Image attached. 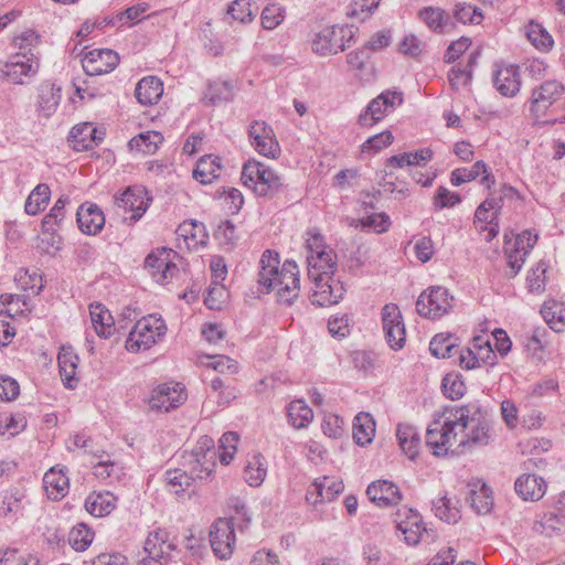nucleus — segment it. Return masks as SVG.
<instances>
[{
  "instance_id": "nucleus-1",
  "label": "nucleus",
  "mask_w": 565,
  "mask_h": 565,
  "mask_svg": "<svg viewBox=\"0 0 565 565\" xmlns=\"http://www.w3.org/2000/svg\"><path fill=\"white\" fill-rule=\"evenodd\" d=\"M426 431V445L435 456L463 451L467 446H487L491 439L488 414L477 403L445 407Z\"/></svg>"
},
{
  "instance_id": "nucleus-2",
  "label": "nucleus",
  "mask_w": 565,
  "mask_h": 565,
  "mask_svg": "<svg viewBox=\"0 0 565 565\" xmlns=\"http://www.w3.org/2000/svg\"><path fill=\"white\" fill-rule=\"evenodd\" d=\"M279 255L266 249L259 260L258 284L260 291L268 294L276 290L280 303L290 306L299 296V269L294 260H286L279 269Z\"/></svg>"
},
{
  "instance_id": "nucleus-3",
  "label": "nucleus",
  "mask_w": 565,
  "mask_h": 565,
  "mask_svg": "<svg viewBox=\"0 0 565 565\" xmlns=\"http://www.w3.org/2000/svg\"><path fill=\"white\" fill-rule=\"evenodd\" d=\"M308 277L312 281L311 302L319 307L338 303L345 292L343 284L334 278L337 256L332 249L307 255Z\"/></svg>"
},
{
  "instance_id": "nucleus-4",
  "label": "nucleus",
  "mask_w": 565,
  "mask_h": 565,
  "mask_svg": "<svg viewBox=\"0 0 565 565\" xmlns=\"http://www.w3.org/2000/svg\"><path fill=\"white\" fill-rule=\"evenodd\" d=\"M241 180L258 196L279 198L288 190V184L280 174L254 159L243 166Z\"/></svg>"
},
{
  "instance_id": "nucleus-5",
  "label": "nucleus",
  "mask_w": 565,
  "mask_h": 565,
  "mask_svg": "<svg viewBox=\"0 0 565 565\" xmlns=\"http://www.w3.org/2000/svg\"><path fill=\"white\" fill-rule=\"evenodd\" d=\"M167 332L163 319L157 315H149L138 320L126 340V349L139 352L150 349L161 340Z\"/></svg>"
},
{
  "instance_id": "nucleus-6",
  "label": "nucleus",
  "mask_w": 565,
  "mask_h": 565,
  "mask_svg": "<svg viewBox=\"0 0 565 565\" xmlns=\"http://www.w3.org/2000/svg\"><path fill=\"white\" fill-rule=\"evenodd\" d=\"M454 297L448 289L434 286L423 291L416 301V311L428 319H439L449 313L452 308Z\"/></svg>"
},
{
  "instance_id": "nucleus-7",
  "label": "nucleus",
  "mask_w": 565,
  "mask_h": 565,
  "mask_svg": "<svg viewBox=\"0 0 565 565\" xmlns=\"http://www.w3.org/2000/svg\"><path fill=\"white\" fill-rule=\"evenodd\" d=\"M354 31L348 25H333L322 29L312 40V51L321 56L337 54L345 50Z\"/></svg>"
},
{
  "instance_id": "nucleus-8",
  "label": "nucleus",
  "mask_w": 565,
  "mask_h": 565,
  "mask_svg": "<svg viewBox=\"0 0 565 565\" xmlns=\"http://www.w3.org/2000/svg\"><path fill=\"white\" fill-rule=\"evenodd\" d=\"M143 550L147 556L137 565H163L172 557L177 543L174 539H170L167 530L158 529L148 534Z\"/></svg>"
},
{
  "instance_id": "nucleus-9",
  "label": "nucleus",
  "mask_w": 565,
  "mask_h": 565,
  "mask_svg": "<svg viewBox=\"0 0 565 565\" xmlns=\"http://www.w3.org/2000/svg\"><path fill=\"white\" fill-rule=\"evenodd\" d=\"M402 103V93L385 90L367 104L365 110L360 114L358 122L362 127H372L394 111L396 106Z\"/></svg>"
},
{
  "instance_id": "nucleus-10",
  "label": "nucleus",
  "mask_w": 565,
  "mask_h": 565,
  "mask_svg": "<svg viewBox=\"0 0 565 565\" xmlns=\"http://www.w3.org/2000/svg\"><path fill=\"white\" fill-rule=\"evenodd\" d=\"M175 257L178 254L171 248H158L146 257L145 266L157 282L164 285L179 273L178 266L173 262Z\"/></svg>"
},
{
  "instance_id": "nucleus-11",
  "label": "nucleus",
  "mask_w": 565,
  "mask_h": 565,
  "mask_svg": "<svg viewBox=\"0 0 565 565\" xmlns=\"http://www.w3.org/2000/svg\"><path fill=\"white\" fill-rule=\"evenodd\" d=\"M150 198L143 186H128L122 193L114 196L117 209L122 210L126 214L131 212L130 216H122L129 224H134L141 218L149 207Z\"/></svg>"
},
{
  "instance_id": "nucleus-12",
  "label": "nucleus",
  "mask_w": 565,
  "mask_h": 565,
  "mask_svg": "<svg viewBox=\"0 0 565 565\" xmlns=\"http://www.w3.org/2000/svg\"><path fill=\"white\" fill-rule=\"evenodd\" d=\"M186 399L184 387L180 383H163L153 388L148 405L151 411L170 412Z\"/></svg>"
},
{
  "instance_id": "nucleus-13",
  "label": "nucleus",
  "mask_w": 565,
  "mask_h": 565,
  "mask_svg": "<svg viewBox=\"0 0 565 565\" xmlns=\"http://www.w3.org/2000/svg\"><path fill=\"white\" fill-rule=\"evenodd\" d=\"M382 326L385 339L393 350L405 345L406 329L402 312L395 303H386L382 309Z\"/></svg>"
},
{
  "instance_id": "nucleus-14",
  "label": "nucleus",
  "mask_w": 565,
  "mask_h": 565,
  "mask_svg": "<svg viewBox=\"0 0 565 565\" xmlns=\"http://www.w3.org/2000/svg\"><path fill=\"white\" fill-rule=\"evenodd\" d=\"M210 544L221 559H226L233 554L235 544L234 525L231 520L217 519L211 526Z\"/></svg>"
},
{
  "instance_id": "nucleus-15",
  "label": "nucleus",
  "mask_w": 565,
  "mask_h": 565,
  "mask_svg": "<svg viewBox=\"0 0 565 565\" xmlns=\"http://www.w3.org/2000/svg\"><path fill=\"white\" fill-rule=\"evenodd\" d=\"M248 136L250 145L259 153L267 158H276L280 152L271 127L265 121L255 120L249 125Z\"/></svg>"
},
{
  "instance_id": "nucleus-16",
  "label": "nucleus",
  "mask_w": 565,
  "mask_h": 565,
  "mask_svg": "<svg viewBox=\"0 0 565 565\" xmlns=\"http://www.w3.org/2000/svg\"><path fill=\"white\" fill-rule=\"evenodd\" d=\"M119 64V55L109 49H95L85 53L82 65L89 76H98L113 72Z\"/></svg>"
},
{
  "instance_id": "nucleus-17",
  "label": "nucleus",
  "mask_w": 565,
  "mask_h": 565,
  "mask_svg": "<svg viewBox=\"0 0 565 565\" xmlns=\"http://www.w3.org/2000/svg\"><path fill=\"white\" fill-rule=\"evenodd\" d=\"M565 93V87L557 81H546L532 90L531 113L540 118Z\"/></svg>"
},
{
  "instance_id": "nucleus-18",
  "label": "nucleus",
  "mask_w": 565,
  "mask_h": 565,
  "mask_svg": "<svg viewBox=\"0 0 565 565\" xmlns=\"http://www.w3.org/2000/svg\"><path fill=\"white\" fill-rule=\"evenodd\" d=\"M395 523L408 545H416L426 532L420 515L406 507L396 512Z\"/></svg>"
},
{
  "instance_id": "nucleus-19",
  "label": "nucleus",
  "mask_w": 565,
  "mask_h": 565,
  "mask_svg": "<svg viewBox=\"0 0 565 565\" xmlns=\"http://www.w3.org/2000/svg\"><path fill=\"white\" fill-rule=\"evenodd\" d=\"M178 246L181 248V239L188 249H198L207 244L209 234L204 223L190 220L181 223L177 231Z\"/></svg>"
},
{
  "instance_id": "nucleus-20",
  "label": "nucleus",
  "mask_w": 565,
  "mask_h": 565,
  "mask_svg": "<svg viewBox=\"0 0 565 565\" xmlns=\"http://www.w3.org/2000/svg\"><path fill=\"white\" fill-rule=\"evenodd\" d=\"M366 495L381 508L396 505L403 498L398 487L394 482L384 479L369 484Z\"/></svg>"
},
{
  "instance_id": "nucleus-21",
  "label": "nucleus",
  "mask_w": 565,
  "mask_h": 565,
  "mask_svg": "<svg viewBox=\"0 0 565 565\" xmlns=\"http://www.w3.org/2000/svg\"><path fill=\"white\" fill-rule=\"evenodd\" d=\"M76 221L78 228L88 235H96L105 226V215L95 203L86 202L77 209Z\"/></svg>"
},
{
  "instance_id": "nucleus-22",
  "label": "nucleus",
  "mask_w": 565,
  "mask_h": 565,
  "mask_svg": "<svg viewBox=\"0 0 565 565\" xmlns=\"http://www.w3.org/2000/svg\"><path fill=\"white\" fill-rule=\"evenodd\" d=\"M40 67L39 58L21 57V55H11L3 65L4 76L14 84H23V76H34Z\"/></svg>"
},
{
  "instance_id": "nucleus-23",
  "label": "nucleus",
  "mask_w": 565,
  "mask_h": 565,
  "mask_svg": "<svg viewBox=\"0 0 565 565\" xmlns=\"http://www.w3.org/2000/svg\"><path fill=\"white\" fill-rule=\"evenodd\" d=\"M343 491V482L341 480L321 477L317 478L307 493V500L313 504L330 502Z\"/></svg>"
},
{
  "instance_id": "nucleus-24",
  "label": "nucleus",
  "mask_w": 565,
  "mask_h": 565,
  "mask_svg": "<svg viewBox=\"0 0 565 565\" xmlns=\"http://www.w3.org/2000/svg\"><path fill=\"white\" fill-rule=\"evenodd\" d=\"M493 85L504 97H514L521 88L520 68L515 65L499 67L493 74Z\"/></svg>"
},
{
  "instance_id": "nucleus-25",
  "label": "nucleus",
  "mask_w": 565,
  "mask_h": 565,
  "mask_svg": "<svg viewBox=\"0 0 565 565\" xmlns=\"http://www.w3.org/2000/svg\"><path fill=\"white\" fill-rule=\"evenodd\" d=\"M514 489L524 501L535 502L541 500L545 494L547 483L540 476L523 473L515 480Z\"/></svg>"
},
{
  "instance_id": "nucleus-26",
  "label": "nucleus",
  "mask_w": 565,
  "mask_h": 565,
  "mask_svg": "<svg viewBox=\"0 0 565 565\" xmlns=\"http://www.w3.org/2000/svg\"><path fill=\"white\" fill-rule=\"evenodd\" d=\"M102 141L103 137L97 135V129L90 122L74 126L68 135V142L77 152L89 150Z\"/></svg>"
},
{
  "instance_id": "nucleus-27",
  "label": "nucleus",
  "mask_w": 565,
  "mask_h": 565,
  "mask_svg": "<svg viewBox=\"0 0 565 565\" xmlns=\"http://www.w3.org/2000/svg\"><path fill=\"white\" fill-rule=\"evenodd\" d=\"M163 94V84L156 76H146L140 79L135 89L139 104L149 106L156 104Z\"/></svg>"
},
{
  "instance_id": "nucleus-28",
  "label": "nucleus",
  "mask_w": 565,
  "mask_h": 565,
  "mask_svg": "<svg viewBox=\"0 0 565 565\" xmlns=\"http://www.w3.org/2000/svg\"><path fill=\"white\" fill-rule=\"evenodd\" d=\"M467 500L470 502L471 509L477 514H488L493 508V497L491 489L481 482L470 484L469 497Z\"/></svg>"
},
{
  "instance_id": "nucleus-29",
  "label": "nucleus",
  "mask_w": 565,
  "mask_h": 565,
  "mask_svg": "<svg viewBox=\"0 0 565 565\" xmlns=\"http://www.w3.org/2000/svg\"><path fill=\"white\" fill-rule=\"evenodd\" d=\"M221 170V159L216 156L207 154L196 162L193 178L202 184H211L220 177Z\"/></svg>"
},
{
  "instance_id": "nucleus-30",
  "label": "nucleus",
  "mask_w": 565,
  "mask_h": 565,
  "mask_svg": "<svg viewBox=\"0 0 565 565\" xmlns=\"http://www.w3.org/2000/svg\"><path fill=\"white\" fill-rule=\"evenodd\" d=\"M352 435L354 441L360 446L372 443L375 435V420L371 414L361 412L354 417Z\"/></svg>"
},
{
  "instance_id": "nucleus-31",
  "label": "nucleus",
  "mask_w": 565,
  "mask_h": 565,
  "mask_svg": "<svg viewBox=\"0 0 565 565\" xmlns=\"http://www.w3.org/2000/svg\"><path fill=\"white\" fill-rule=\"evenodd\" d=\"M61 87L54 83L45 82L39 88L38 109L45 117H50L57 108L61 102Z\"/></svg>"
},
{
  "instance_id": "nucleus-32",
  "label": "nucleus",
  "mask_w": 565,
  "mask_h": 565,
  "mask_svg": "<svg viewBox=\"0 0 565 565\" xmlns=\"http://www.w3.org/2000/svg\"><path fill=\"white\" fill-rule=\"evenodd\" d=\"M116 507V498L110 492L92 493L85 500L86 511L96 516L108 515Z\"/></svg>"
},
{
  "instance_id": "nucleus-33",
  "label": "nucleus",
  "mask_w": 565,
  "mask_h": 565,
  "mask_svg": "<svg viewBox=\"0 0 565 565\" xmlns=\"http://www.w3.org/2000/svg\"><path fill=\"white\" fill-rule=\"evenodd\" d=\"M418 15L430 30L438 33H444L454 25L449 13L440 8L425 7Z\"/></svg>"
},
{
  "instance_id": "nucleus-34",
  "label": "nucleus",
  "mask_w": 565,
  "mask_h": 565,
  "mask_svg": "<svg viewBox=\"0 0 565 565\" xmlns=\"http://www.w3.org/2000/svg\"><path fill=\"white\" fill-rule=\"evenodd\" d=\"M89 313L96 333L102 338H109L115 330L114 319L109 311L97 302L89 306Z\"/></svg>"
},
{
  "instance_id": "nucleus-35",
  "label": "nucleus",
  "mask_w": 565,
  "mask_h": 565,
  "mask_svg": "<svg viewBox=\"0 0 565 565\" xmlns=\"http://www.w3.org/2000/svg\"><path fill=\"white\" fill-rule=\"evenodd\" d=\"M398 444L405 455L415 459L418 455L420 438L416 427L408 424H399L396 429Z\"/></svg>"
},
{
  "instance_id": "nucleus-36",
  "label": "nucleus",
  "mask_w": 565,
  "mask_h": 565,
  "mask_svg": "<svg viewBox=\"0 0 565 565\" xmlns=\"http://www.w3.org/2000/svg\"><path fill=\"white\" fill-rule=\"evenodd\" d=\"M163 141V136L156 130H148L138 134L128 142L130 150L141 152L143 154H153Z\"/></svg>"
},
{
  "instance_id": "nucleus-37",
  "label": "nucleus",
  "mask_w": 565,
  "mask_h": 565,
  "mask_svg": "<svg viewBox=\"0 0 565 565\" xmlns=\"http://www.w3.org/2000/svg\"><path fill=\"white\" fill-rule=\"evenodd\" d=\"M60 374L64 382V385L68 388H74L78 382L76 379V369L78 356L66 349H63L57 356Z\"/></svg>"
},
{
  "instance_id": "nucleus-38",
  "label": "nucleus",
  "mask_w": 565,
  "mask_h": 565,
  "mask_svg": "<svg viewBox=\"0 0 565 565\" xmlns=\"http://www.w3.org/2000/svg\"><path fill=\"white\" fill-rule=\"evenodd\" d=\"M39 43L40 35L34 30L23 31L13 39V46L17 49L13 55L39 58Z\"/></svg>"
},
{
  "instance_id": "nucleus-39",
  "label": "nucleus",
  "mask_w": 565,
  "mask_h": 565,
  "mask_svg": "<svg viewBox=\"0 0 565 565\" xmlns=\"http://www.w3.org/2000/svg\"><path fill=\"white\" fill-rule=\"evenodd\" d=\"M541 315L550 328L556 332L565 330V307L556 300H547L541 308Z\"/></svg>"
},
{
  "instance_id": "nucleus-40",
  "label": "nucleus",
  "mask_w": 565,
  "mask_h": 565,
  "mask_svg": "<svg viewBox=\"0 0 565 565\" xmlns=\"http://www.w3.org/2000/svg\"><path fill=\"white\" fill-rule=\"evenodd\" d=\"M267 475V462L263 455L255 454L250 459L247 460L244 468L245 481L250 487L260 486Z\"/></svg>"
},
{
  "instance_id": "nucleus-41",
  "label": "nucleus",
  "mask_w": 565,
  "mask_h": 565,
  "mask_svg": "<svg viewBox=\"0 0 565 565\" xmlns=\"http://www.w3.org/2000/svg\"><path fill=\"white\" fill-rule=\"evenodd\" d=\"M287 418L294 428L301 429L311 423L313 412L303 401L296 399L287 407Z\"/></svg>"
},
{
  "instance_id": "nucleus-42",
  "label": "nucleus",
  "mask_w": 565,
  "mask_h": 565,
  "mask_svg": "<svg viewBox=\"0 0 565 565\" xmlns=\"http://www.w3.org/2000/svg\"><path fill=\"white\" fill-rule=\"evenodd\" d=\"M527 40L540 51L547 52L553 47L554 41L547 30L539 22L531 20L525 26Z\"/></svg>"
},
{
  "instance_id": "nucleus-43",
  "label": "nucleus",
  "mask_w": 565,
  "mask_h": 565,
  "mask_svg": "<svg viewBox=\"0 0 565 565\" xmlns=\"http://www.w3.org/2000/svg\"><path fill=\"white\" fill-rule=\"evenodd\" d=\"M51 198V190L47 184H38L25 201L24 211L29 215H36L45 209Z\"/></svg>"
},
{
  "instance_id": "nucleus-44",
  "label": "nucleus",
  "mask_w": 565,
  "mask_h": 565,
  "mask_svg": "<svg viewBox=\"0 0 565 565\" xmlns=\"http://www.w3.org/2000/svg\"><path fill=\"white\" fill-rule=\"evenodd\" d=\"M234 85L230 81H215L211 83L205 93V99L210 104L216 105L231 102L234 97Z\"/></svg>"
},
{
  "instance_id": "nucleus-45",
  "label": "nucleus",
  "mask_w": 565,
  "mask_h": 565,
  "mask_svg": "<svg viewBox=\"0 0 565 565\" xmlns=\"http://www.w3.org/2000/svg\"><path fill=\"white\" fill-rule=\"evenodd\" d=\"M23 494L18 489H9L0 493V516L13 519L21 510Z\"/></svg>"
},
{
  "instance_id": "nucleus-46",
  "label": "nucleus",
  "mask_w": 565,
  "mask_h": 565,
  "mask_svg": "<svg viewBox=\"0 0 565 565\" xmlns=\"http://www.w3.org/2000/svg\"><path fill=\"white\" fill-rule=\"evenodd\" d=\"M164 480L171 492L181 494L192 486L194 477L182 469H173L166 471Z\"/></svg>"
},
{
  "instance_id": "nucleus-47",
  "label": "nucleus",
  "mask_w": 565,
  "mask_h": 565,
  "mask_svg": "<svg viewBox=\"0 0 565 565\" xmlns=\"http://www.w3.org/2000/svg\"><path fill=\"white\" fill-rule=\"evenodd\" d=\"M431 504L435 515L447 523H456L460 518V511L451 498L444 495L433 500Z\"/></svg>"
},
{
  "instance_id": "nucleus-48",
  "label": "nucleus",
  "mask_w": 565,
  "mask_h": 565,
  "mask_svg": "<svg viewBox=\"0 0 565 565\" xmlns=\"http://www.w3.org/2000/svg\"><path fill=\"white\" fill-rule=\"evenodd\" d=\"M457 347V338L450 333H438L436 334L430 343V353L438 359L450 358L452 350Z\"/></svg>"
},
{
  "instance_id": "nucleus-49",
  "label": "nucleus",
  "mask_w": 565,
  "mask_h": 565,
  "mask_svg": "<svg viewBox=\"0 0 565 565\" xmlns=\"http://www.w3.org/2000/svg\"><path fill=\"white\" fill-rule=\"evenodd\" d=\"M94 540V532L84 523L74 526L68 533V543L76 552H84Z\"/></svg>"
},
{
  "instance_id": "nucleus-50",
  "label": "nucleus",
  "mask_w": 565,
  "mask_h": 565,
  "mask_svg": "<svg viewBox=\"0 0 565 565\" xmlns=\"http://www.w3.org/2000/svg\"><path fill=\"white\" fill-rule=\"evenodd\" d=\"M43 482L50 495L54 498L64 497L68 489V478L54 469L44 475Z\"/></svg>"
},
{
  "instance_id": "nucleus-51",
  "label": "nucleus",
  "mask_w": 565,
  "mask_h": 565,
  "mask_svg": "<svg viewBox=\"0 0 565 565\" xmlns=\"http://www.w3.org/2000/svg\"><path fill=\"white\" fill-rule=\"evenodd\" d=\"M26 427V419L22 414H0V435L13 437Z\"/></svg>"
},
{
  "instance_id": "nucleus-52",
  "label": "nucleus",
  "mask_w": 565,
  "mask_h": 565,
  "mask_svg": "<svg viewBox=\"0 0 565 565\" xmlns=\"http://www.w3.org/2000/svg\"><path fill=\"white\" fill-rule=\"evenodd\" d=\"M238 441L239 436L235 431H227L222 435L218 440L220 455L217 457L223 465H228L232 461L237 450Z\"/></svg>"
},
{
  "instance_id": "nucleus-53",
  "label": "nucleus",
  "mask_w": 565,
  "mask_h": 565,
  "mask_svg": "<svg viewBox=\"0 0 565 565\" xmlns=\"http://www.w3.org/2000/svg\"><path fill=\"white\" fill-rule=\"evenodd\" d=\"M68 202L67 196H61L56 200L49 214L42 221V228L44 232H54L65 216V205Z\"/></svg>"
},
{
  "instance_id": "nucleus-54",
  "label": "nucleus",
  "mask_w": 565,
  "mask_h": 565,
  "mask_svg": "<svg viewBox=\"0 0 565 565\" xmlns=\"http://www.w3.org/2000/svg\"><path fill=\"white\" fill-rule=\"evenodd\" d=\"M470 349H475L481 365L482 364H494L497 355L492 349L490 340L483 335H477L473 338Z\"/></svg>"
},
{
  "instance_id": "nucleus-55",
  "label": "nucleus",
  "mask_w": 565,
  "mask_h": 565,
  "mask_svg": "<svg viewBox=\"0 0 565 565\" xmlns=\"http://www.w3.org/2000/svg\"><path fill=\"white\" fill-rule=\"evenodd\" d=\"M486 172V163L482 160L477 161L470 169H456L451 172V184L459 186L465 182H470Z\"/></svg>"
},
{
  "instance_id": "nucleus-56",
  "label": "nucleus",
  "mask_w": 565,
  "mask_h": 565,
  "mask_svg": "<svg viewBox=\"0 0 565 565\" xmlns=\"http://www.w3.org/2000/svg\"><path fill=\"white\" fill-rule=\"evenodd\" d=\"M455 19L462 24H479L483 20L481 10L467 3H457L454 11Z\"/></svg>"
},
{
  "instance_id": "nucleus-57",
  "label": "nucleus",
  "mask_w": 565,
  "mask_h": 565,
  "mask_svg": "<svg viewBox=\"0 0 565 565\" xmlns=\"http://www.w3.org/2000/svg\"><path fill=\"white\" fill-rule=\"evenodd\" d=\"M190 459H204L211 466V459H217L214 440L209 436L201 437L194 446Z\"/></svg>"
},
{
  "instance_id": "nucleus-58",
  "label": "nucleus",
  "mask_w": 565,
  "mask_h": 565,
  "mask_svg": "<svg viewBox=\"0 0 565 565\" xmlns=\"http://www.w3.org/2000/svg\"><path fill=\"white\" fill-rule=\"evenodd\" d=\"M227 13L242 23L250 22L256 12L252 9L250 0H234L227 9Z\"/></svg>"
},
{
  "instance_id": "nucleus-59",
  "label": "nucleus",
  "mask_w": 565,
  "mask_h": 565,
  "mask_svg": "<svg viewBox=\"0 0 565 565\" xmlns=\"http://www.w3.org/2000/svg\"><path fill=\"white\" fill-rule=\"evenodd\" d=\"M217 459H211V466L204 459H189L190 473L194 480L209 481L215 471Z\"/></svg>"
},
{
  "instance_id": "nucleus-60",
  "label": "nucleus",
  "mask_w": 565,
  "mask_h": 565,
  "mask_svg": "<svg viewBox=\"0 0 565 565\" xmlns=\"http://www.w3.org/2000/svg\"><path fill=\"white\" fill-rule=\"evenodd\" d=\"M441 388L444 395L451 401L461 398L466 392L465 383L456 375H446L443 379Z\"/></svg>"
},
{
  "instance_id": "nucleus-61",
  "label": "nucleus",
  "mask_w": 565,
  "mask_h": 565,
  "mask_svg": "<svg viewBox=\"0 0 565 565\" xmlns=\"http://www.w3.org/2000/svg\"><path fill=\"white\" fill-rule=\"evenodd\" d=\"M394 140L390 130H384L367 138L362 145V152H379L380 150L388 147Z\"/></svg>"
},
{
  "instance_id": "nucleus-62",
  "label": "nucleus",
  "mask_w": 565,
  "mask_h": 565,
  "mask_svg": "<svg viewBox=\"0 0 565 565\" xmlns=\"http://www.w3.org/2000/svg\"><path fill=\"white\" fill-rule=\"evenodd\" d=\"M448 81L451 88L458 92L461 87H467L471 84L472 75L470 74V70L455 65L448 72Z\"/></svg>"
},
{
  "instance_id": "nucleus-63",
  "label": "nucleus",
  "mask_w": 565,
  "mask_h": 565,
  "mask_svg": "<svg viewBox=\"0 0 565 565\" xmlns=\"http://www.w3.org/2000/svg\"><path fill=\"white\" fill-rule=\"evenodd\" d=\"M284 19V9L276 4L266 7L262 12V25L265 30H274Z\"/></svg>"
},
{
  "instance_id": "nucleus-64",
  "label": "nucleus",
  "mask_w": 565,
  "mask_h": 565,
  "mask_svg": "<svg viewBox=\"0 0 565 565\" xmlns=\"http://www.w3.org/2000/svg\"><path fill=\"white\" fill-rule=\"evenodd\" d=\"M460 202L461 196L458 193L450 192L445 186H439L434 199V206L436 210H441L445 207H452Z\"/></svg>"
}]
</instances>
